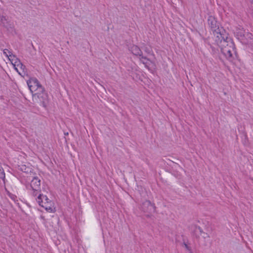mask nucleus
Instances as JSON below:
<instances>
[{
  "mask_svg": "<svg viewBox=\"0 0 253 253\" xmlns=\"http://www.w3.org/2000/svg\"><path fill=\"white\" fill-rule=\"evenodd\" d=\"M246 33L245 30L242 28L237 29L236 31L235 34L237 38L241 40L243 38L244 34Z\"/></svg>",
  "mask_w": 253,
  "mask_h": 253,
  "instance_id": "12",
  "label": "nucleus"
},
{
  "mask_svg": "<svg viewBox=\"0 0 253 253\" xmlns=\"http://www.w3.org/2000/svg\"><path fill=\"white\" fill-rule=\"evenodd\" d=\"M65 135H68V132H67V133H65Z\"/></svg>",
  "mask_w": 253,
  "mask_h": 253,
  "instance_id": "19",
  "label": "nucleus"
},
{
  "mask_svg": "<svg viewBox=\"0 0 253 253\" xmlns=\"http://www.w3.org/2000/svg\"><path fill=\"white\" fill-rule=\"evenodd\" d=\"M3 53L7 58L8 57V55H10L11 53L10 51L6 49L3 50Z\"/></svg>",
  "mask_w": 253,
  "mask_h": 253,
  "instance_id": "16",
  "label": "nucleus"
},
{
  "mask_svg": "<svg viewBox=\"0 0 253 253\" xmlns=\"http://www.w3.org/2000/svg\"><path fill=\"white\" fill-rule=\"evenodd\" d=\"M13 66H14L15 70L20 75L24 77L26 75V67L23 65L20 61L13 65Z\"/></svg>",
  "mask_w": 253,
  "mask_h": 253,
  "instance_id": "10",
  "label": "nucleus"
},
{
  "mask_svg": "<svg viewBox=\"0 0 253 253\" xmlns=\"http://www.w3.org/2000/svg\"><path fill=\"white\" fill-rule=\"evenodd\" d=\"M222 53L229 60H232L233 55L235 52V45L232 40H228L226 42H223V44L220 46Z\"/></svg>",
  "mask_w": 253,
  "mask_h": 253,
  "instance_id": "2",
  "label": "nucleus"
},
{
  "mask_svg": "<svg viewBox=\"0 0 253 253\" xmlns=\"http://www.w3.org/2000/svg\"><path fill=\"white\" fill-rule=\"evenodd\" d=\"M142 210L145 212L152 213L155 212V208L149 201H146L142 204Z\"/></svg>",
  "mask_w": 253,
  "mask_h": 253,
  "instance_id": "8",
  "label": "nucleus"
},
{
  "mask_svg": "<svg viewBox=\"0 0 253 253\" xmlns=\"http://www.w3.org/2000/svg\"><path fill=\"white\" fill-rule=\"evenodd\" d=\"M0 178L4 180L5 178V173L2 168L0 166Z\"/></svg>",
  "mask_w": 253,
  "mask_h": 253,
  "instance_id": "15",
  "label": "nucleus"
},
{
  "mask_svg": "<svg viewBox=\"0 0 253 253\" xmlns=\"http://www.w3.org/2000/svg\"><path fill=\"white\" fill-rule=\"evenodd\" d=\"M184 246L185 247V248L187 249H188V246H187V245H186V244H184Z\"/></svg>",
  "mask_w": 253,
  "mask_h": 253,
  "instance_id": "18",
  "label": "nucleus"
},
{
  "mask_svg": "<svg viewBox=\"0 0 253 253\" xmlns=\"http://www.w3.org/2000/svg\"><path fill=\"white\" fill-rule=\"evenodd\" d=\"M33 101L41 104L45 108L48 103V95L44 89L42 91H37L33 94Z\"/></svg>",
  "mask_w": 253,
  "mask_h": 253,
  "instance_id": "4",
  "label": "nucleus"
},
{
  "mask_svg": "<svg viewBox=\"0 0 253 253\" xmlns=\"http://www.w3.org/2000/svg\"><path fill=\"white\" fill-rule=\"evenodd\" d=\"M30 188L32 190V195L37 197L41 194V180L38 177H34L30 183Z\"/></svg>",
  "mask_w": 253,
  "mask_h": 253,
  "instance_id": "6",
  "label": "nucleus"
},
{
  "mask_svg": "<svg viewBox=\"0 0 253 253\" xmlns=\"http://www.w3.org/2000/svg\"><path fill=\"white\" fill-rule=\"evenodd\" d=\"M8 59L10 61L12 65L18 62V61H20L14 55H13L12 53L8 55Z\"/></svg>",
  "mask_w": 253,
  "mask_h": 253,
  "instance_id": "13",
  "label": "nucleus"
},
{
  "mask_svg": "<svg viewBox=\"0 0 253 253\" xmlns=\"http://www.w3.org/2000/svg\"><path fill=\"white\" fill-rule=\"evenodd\" d=\"M35 199L39 205L44 208L47 211L49 212L55 211L53 203L49 200L46 196L40 194Z\"/></svg>",
  "mask_w": 253,
  "mask_h": 253,
  "instance_id": "1",
  "label": "nucleus"
},
{
  "mask_svg": "<svg viewBox=\"0 0 253 253\" xmlns=\"http://www.w3.org/2000/svg\"><path fill=\"white\" fill-rule=\"evenodd\" d=\"M212 34L215 42L219 47L223 44V42H226L228 40L231 39L228 37V34L222 27L212 32Z\"/></svg>",
  "mask_w": 253,
  "mask_h": 253,
  "instance_id": "3",
  "label": "nucleus"
},
{
  "mask_svg": "<svg viewBox=\"0 0 253 253\" xmlns=\"http://www.w3.org/2000/svg\"><path fill=\"white\" fill-rule=\"evenodd\" d=\"M208 24L211 28L212 32L215 31L216 30L220 28L219 24L217 22L215 18L211 16L208 18Z\"/></svg>",
  "mask_w": 253,
  "mask_h": 253,
  "instance_id": "9",
  "label": "nucleus"
},
{
  "mask_svg": "<svg viewBox=\"0 0 253 253\" xmlns=\"http://www.w3.org/2000/svg\"><path fill=\"white\" fill-rule=\"evenodd\" d=\"M253 39V35L252 34L246 32L244 34L242 39H241V42L245 44H248Z\"/></svg>",
  "mask_w": 253,
  "mask_h": 253,
  "instance_id": "11",
  "label": "nucleus"
},
{
  "mask_svg": "<svg viewBox=\"0 0 253 253\" xmlns=\"http://www.w3.org/2000/svg\"><path fill=\"white\" fill-rule=\"evenodd\" d=\"M19 169L25 173H28L31 171V168L27 167L25 165H21L19 166Z\"/></svg>",
  "mask_w": 253,
  "mask_h": 253,
  "instance_id": "14",
  "label": "nucleus"
},
{
  "mask_svg": "<svg viewBox=\"0 0 253 253\" xmlns=\"http://www.w3.org/2000/svg\"><path fill=\"white\" fill-rule=\"evenodd\" d=\"M1 22L2 23V24H3L4 26H5V24L7 21V19L5 17H4V16H2L1 18Z\"/></svg>",
  "mask_w": 253,
  "mask_h": 253,
  "instance_id": "17",
  "label": "nucleus"
},
{
  "mask_svg": "<svg viewBox=\"0 0 253 253\" xmlns=\"http://www.w3.org/2000/svg\"><path fill=\"white\" fill-rule=\"evenodd\" d=\"M130 50L134 55L139 56L140 57V60L143 64L147 63V59L142 56V51L137 46L133 45L130 47Z\"/></svg>",
  "mask_w": 253,
  "mask_h": 253,
  "instance_id": "7",
  "label": "nucleus"
},
{
  "mask_svg": "<svg viewBox=\"0 0 253 253\" xmlns=\"http://www.w3.org/2000/svg\"><path fill=\"white\" fill-rule=\"evenodd\" d=\"M251 2L253 3V0H251Z\"/></svg>",
  "mask_w": 253,
  "mask_h": 253,
  "instance_id": "20",
  "label": "nucleus"
},
{
  "mask_svg": "<svg viewBox=\"0 0 253 253\" xmlns=\"http://www.w3.org/2000/svg\"><path fill=\"white\" fill-rule=\"evenodd\" d=\"M27 83L32 94L34 93V92H36L38 91H42L43 90V87L36 78H30L27 81Z\"/></svg>",
  "mask_w": 253,
  "mask_h": 253,
  "instance_id": "5",
  "label": "nucleus"
}]
</instances>
